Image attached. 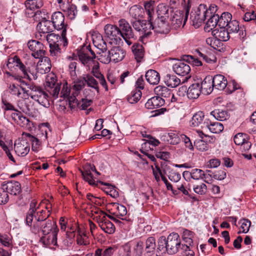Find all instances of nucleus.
Here are the masks:
<instances>
[{"mask_svg":"<svg viewBox=\"0 0 256 256\" xmlns=\"http://www.w3.org/2000/svg\"><path fill=\"white\" fill-rule=\"evenodd\" d=\"M98 222L101 229L106 233L112 234L115 232V226L109 220H107L105 216H100Z\"/></svg>","mask_w":256,"mask_h":256,"instance_id":"nucleus-21","label":"nucleus"},{"mask_svg":"<svg viewBox=\"0 0 256 256\" xmlns=\"http://www.w3.org/2000/svg\"><path fill=\"white\" fill-rule=\"evenodd\" d=\"M145 77L146 81L150 84H158L160 80V74L154 70H148L145 74Z\"/></svg>","mask_w":256,"mask_h":256,"instance_id":"nucleus-30","label":"nucleus"},{"mask_svg":"<svg viewBox=\"0 0 256 256\" xmlns=\"http://www.w3.org/2000/svg\"><path fill=\"white\" fill-rule=\"evenodd\" d=\"M206 126L208 128L210 132L214 134H218L224 130L223 125L218 122H208V120H205L204 122Z\"/></svg>","mask_w":256,"mask_h":256,"instance_id":"nucleus-34","label":"nucleus"},{"mask_svg":"<svg viewBox=\"0 0 256 256\" xmlns=\"http://www.w3.org/2000/svg\"><path fill=\"white\" fill-rule=\"evenodd\" d=\"M116 250V248L112 247H109L104 250L98 248L96 250L94 254H89L86 256H111Z\"/></svg>","mask_w":256,"mask_h":256,"instance_id":"nucleus-41","label":"nucleus"},{"mask_svg":"<svg viewBox=\"0 0 256 256\" xmlns=\"http://www.w3.org/2000/svg\"><path fill=\"white\" fill-rule=\"evenodd\" d=\"M156 18L168 19L169 18V7L164 4L160 3L156 7Z\"/></svg>","mask_w":256,"mask_h":256,"instance_id":"nucleus-33","label":"nucleus"},{"mask_svg":"<svg viewBox=\"0 0 256 256\" xmlns=\"http://www.w3.org/2000/svg\"><path fill=\"white\" fill-rule=\"evenodd\" d=\"M212 34L215 38L220 41L226 42L230 38V33L226 27L218 26L212 30Z\"/></svg>","mask_w":256,"mask_h":256,"instance_id":"nucleus-22","label":"nucleus"},{"mask_svg":"<svg viewBox=\"0 0 256 256\" xmlns=\"http://www.w3.org/2000/svg\"><path fill=\"white\" fill-rule=\"evenodd\" d=\"M39 226L40 228L38 230V233L41 232L42 235L48 234L53 231H59V229L56 224V222L49 219L44 221Z\"/></svg>","mask_w":256,"mask_h":256,"instance_id":"nucleus-18","label":"nucleus"},{"mask_svg":"<svg viewBox=\"0 0 256 256\" xmlns=\"http://www.w3.org/2000/svg\"><path fill=\"white\" fill-rule=\"evenodd\" d=\"M106 36L114 42H120L121 40L120 32L118 27L110 24H108L104 28Z\"/></svg>","mask_w":256,"mask_h":256,"instance_id":"nucleus-13","label":"nucleus"},{"mask_svg":"<svg viewBox=\"0 0 256 256\" xmlns=\"http://www.w3.org/2000/svg\"><path fill=\"white\" fill-rule=\"evenodd\" d=\"M131 256H142L143 250L142 242H138L132 246Z\"/></svg>","mask_w":256,"mask_h":256,"instance_id":"nucleus-56","label":"nucleus"},{"mask_svg":"<svg viewBox=\"0 0 256 256\" xmlns=\"http://www.w3.org/2000/svg\"><path fill=\"white\" fill-rule=\"evenodd\" d=\"M96 54L98 60L102 63L108 64L111 61L110 50L98 51Z\"/></svg>","mask_w":256,"mask_h":256,"instance_id":"nucleus-45","label":"nucleus"},{"mask_svg":"<svg viewBox=\"0 0 256 256\" xmlns=\"http://www.w3.org/2000/svg\"><path fill=\"white\" fill-rule=\"evenodd\" d=\"M77 62L74 61L70 62L68 64V72L72 79H76V74Z\"/></svg>","mask_w":256,"mask_h":256,"instance_id":"nucleus-63","label":"nucleus"},{"mask_svg":"<svg viewBox=\"0 0 256 256\" xmlns=\"http://www.w3.org/2000/svg\"><path fill=\"white\" fill-rule=\"evenodd\" d=\"M154 92L162 98H169L171 96L170 90L164 86H158L155 88Z\"/></svg>","mask_w":256,"mask_h":256,"instance_id":"nucleus-43","label":"nucleus"},{"mask_svg":"<svg viewBox=\"0 0 256 256\" xmlns=\"http://www.w3.org/2000/svg\"><path fill=\"white\" fill-rule=\"evenodd\" d=\"M168 20V19L156 18L154 22H152V30L157 33L168 34L170 30Z\"/></svg>","mask_w":256,"mask_h":256,"instance_id":"nucleus-10","label":"nucleus"},{"mask_svg":"<svg viewBox=\"0 0 256 256\" xmlns=\"http://www.w3.org/2000/svg\"><path fill=\"white\" fill-rule=\"evenodd\" d=\"M28 46L32 52V55L36 58H40L45 54L44 44L38 40H30L28 43Z\"/></svg>","mask_w":256,"mask_h":256,"instance_id":"nucleus-11","label":"nucleus"},{"mask_svg":"<svg viewBox=\"0 0 256 256\" xmlns=\"http://www.w3.org/2000/svg\"><path fill=\"white\" fill-rule=\"evenodd\" d=\"M54 28L52 20H48L39 22L37 25V30L40 34H47L52 30Z\"/></svg>","mask_w":256,"mask_h":256,"instance_id":"nucleus-28","label":"nucleus"},{"mask_svg":"<svg viewBox=\"0 0 256 256\" xmlns=\"http://www.w3.org/2000/svg\"><path fill=\"white\" fill-rule=\"evenodd\" d=\"M180 239L177 233H171L167 238V252L170 254L176 253L180 246Z\"/></svg>","mask_w":256,"mask_h":256,"instance_id":"nucleus-7","label":"nucleus"},{"mask_svg":"<svg viewBox=\"0 0 256 256\" xmlns=\"http://www.w3.org/2000/svg\"><path fill=\"white\" fill-rule=\"evenodd\" d=\"M75 102L80 110H92L91 108H88V107L90 106L93 103V100H92L84 98H82V100L79 102H78V100L77 102L75 100L74 102Z\"/></svg>","mask_w":256,"mask_h":256,"instance_id":"nucleus-48","label":"nucleus"},{"mask_svg":"<svg viewBox=\"0 0 256 256\" xmlns=\"http://www.w3.org/2000/svg\"><path fill=\"white\" fill-rule=\"evenodd\" d=\"M165 136H166L167 141L171 144H178L180 141V138L178 134L174 132H169Z\"/></svg>","mask_w":256,"mask_h":256,"instance_id":"nucleus-58","label":"nucleus"},{"mask_svg":"<svg viewBox=\"0 0 256 256\" xmlns=\"http://www.w3.org/2000/svg\"><path fill=\"white\" fill-rule=\"evenodd\" d=\"M164 98L159 96L152 97L145 104V106L148 109H154L162 106L164 104Z\"/></svg>","mask_w":256,"mask_h":256,"instance_id":"nucleus-32","label":"nucleus"},{"mask_svg":"<svg viewBox=\"0 0 256 256\" xmlns=\"http://www.w3.org/2000/svg\"><path fill=\"white\" fill-rule=\"evenodd\" d=\"M157 250L164 252H167V239L164 236H162L159 238Z\"/></svg>","mask_w":256,"mask_h":256,"instance_id":"nucleus-64","label":"nucleus"},{"mask_svg":"<svg viewBox=\"0 0 256 256\" xmlns=\"http://www.w3.org/2000/svg\"><path fill=\"white\" fill-rule=\"evenodd\" d=\"M200 88L202 93L204 95L210 94L214 89L212 81V76H207L201 82Z\"/></svg>","mask_w":256,"mask_h":256,"instance_id":"nucleus-23","label":"nucleus"},{"mask_svg":"<svg viewBox=\"0 0 256 256\" xmlns=\"http://www.w3.org/2000/svg\"><path fill=\"white\" fill-rule=\"evenodd\" d=\"M204 11V4H201L196 10L194 12H192L190 18L193 22V25L199 26L200 24L205 20Z\"/></svg>","mask_w":256,"mask_h":256,"instance_id":"nucleus-17","label":"nucleus"},{"mask_svg":"<svg viewBox=\"0 0 256 256\" xmlns=\"http://www.w3.org/2000/svg\"><path fill=\"white\" fill-rule=\"evenodd\" d=\"M132 244L127 243L120 247L118 250L116 256H131Z\"/></svg>","mask_w":256,"mask_h":256,"instance_id":"nucleus-47","label":"nucleus"},{"mask_svg":"<svg viewBox=\"0 0 256 256\" xmlns=\"http://www.w3.org/2000/svg\"><path fill=\"white\" fill-rule=\"evenodd\" d=\"M155 2L154 0H150L144 3V8L148 15V22H152L153 20V16L154 14V8Z\"/></svg>","mask_w":256,"mask_h":256,"instance_id":"nucleus-44","label":"nucleus"},{"mask_svg":"<svg viewBox=\"0 0 256 256\" xmlns=\"http://www.w3.org/2000/svg\"><path fill=\"white\" fill-rule=\"evenodd\" d=\"M118 26L120 36L128 46L131 45L132 43V40L134 39V37L131 26L124 19H121L118 21Z\"/></svg>","mask_w":256,"mask_h":256,"instance_id":"nucleus-3","label":"nucleus"},{"mask_svg":"<svg viewBox=\"0 0 256 256\" xmlns=\"http://www.w3.org/2000/svg\"><path fill=\"white\" fill-rule=\"evenodd\" d=\"M50 132V125L48 122L42 123L39 125V133L38 136L42 140H46L48 133Z\"/></svg>","mask_w":256,"mask_h":256,"instance_id":"nucleus-37","label":"nucleus"},{"mask_svg":"<svg viewBox=\"0 0 256 256\" xmlns=\"http://www.w3.org/2000/svg\"><path fill=\"white\" fill-rule=\"evenodd\" d=\"M36 202L34 200L31 202L30 208L26 218V224L30 226L31 232L34 234L38 233L40 225L47 220L50 216L49 210H40L38 207H36Z\"/></svg>","mask_w":256,"mask_h":256,"instance_id":"nucleus-1","label":"nucleus"},{"mask_svg":"<svg viewBox=\"0 0 256 256\" xmlns=\"http://www.w3.org/2000/svg\"><path fill=\"white\" fill-rule=\"evenodd\" d=\"M12 63H14V66L18 67L22 72L24 78H30V76L28 74V70L26 66L22 63L20 60L17 56H14L12 58H9L8 60L7 66L9 67V64Z\"/></svg>","mask_w":256,"mask_h":256,"instance_id":"nucleus-27","label":"nucleus"},{"mask_svg":"<svg viewBox=\"0 0 256 256\" xmlns=\"http://www.w3.org/2000/svg\"><path fill=\"white\" fill-rule=\"evenodd\" d=\"M134 29L140 32V34L142 36L146 37L151 34L152 22H148V20H136L132 24Z\"/></svg>","mask_w":256,"mask_h":256,"instance_id":"nucleus-6","label":"nucleus"},{"mask_svg":"<svg viewBox=\"0 0 256 256\" xmlns=\"http://www.w3.org/2000/svg\"><path fill=\"white\" fill-rule=\"evenodd\" d=\"M165 83L168 86L176 88L180 83V80L175 75L166 74L164 76Z\"/></svg>","mask_w":256,"mask_h":256,"instance_id":"nucleus-39","label":"nucleus"},{"mask_svg":"<svg viewBox=\"0 0 256 256\" xmlns=\"http://www.w3.org/2000/svg\"><path fill=\"white\" fill-rule=\"evenodd\" d=\"M200 92L202 90L200 88V84L194 83L188 88L187 96L190 99H196L200 96Z\"/></svg>","mask_w":256,"mask_h":256,"instance_id":"nucleus-31","label":"nucleus"},{"mask_svg":"<svg viewBox=\"0 0 256 256\" xmlns=\"http://www.w3.org/2000/svg\"><path fill=\"white\" fill-rule=\"evenodd\" d=\"M239 22L236 20H230L226 26V28L228 32L231 33L238 32L240 30Z\"/></svg>","mask_w":256,"mask_h":256,"instance_id":"nucleus-55","label":"nucleus"},{"mask_svg":"<svg viewBox=\"0 0 256 256\" xmlns=\"http://www.w3.org/2000/svg\"><path fill=\"white\" fill-rule=\"evenodd\" d=\"M82 76L85 84H86L88 86L94 88L97 92H99L98 82L90 74H83Z\"/></svg>","mask_w":256,"mask_h":256,"instance_id":"nucleus-40","label":"nucleus"},{"mask_svg":"<svg viewBox=\"0 0 256 256\" xmlns=\"http://www.w3.org/2000/svg\"><path fill=\"white\" fill-rule=\"evenodd\" d=\"M142 92L140 90L136 88L127 96V100L130 104H134L140 100Z\"/></svg>","mask_w":256,"mask_h":256,"instance_id":"nucleus-49","label":"nucleus"},{"mask_svg":"<svg viewBox=\"0 0 256 256\" xmlns=\"http://www.w3.org/2000/svg\"><path fill=\"white\" fill-rule=\"evenodd\" d=\"M24 4L27 9L34 10L40 8L44 4L42 0H26Z\"/></svg>","mask_w":256,"mask_h":256,"instance_id":"nucleus-51","label":"nucleus"},{"mask_svg":"<svg viewBox=\"0 0 256 256\" xmlns=\"http://www.w3.org/2000/svg\"><path fill=\"white\" fill-rule=\"evenodd\" d=\"M34 20L39 22L44 21L49 18L48 14L44 11L38 10L34 14Z\"/></svg>","mask_w":256,"mask_h":256,"instance_id":"nucleus-57","label":"nucleus"},{"mask_svg":"<svg viewBox=\"0 0 256 256\" xmlns=\"http://www.w3.org/2000/svg\"><path fill=\"white\" fill-rule=\"evenodd\" d=\"M27 140H28L22 139L16 141L14 149L16 153L18 156H24L29 152L30 146Z\"/></svg>","mask_w":256,"mask_h":256,"instance_id":"nucleus-16","label":"nucleus"},{"mask_svg":"<svg viewBox=\"0 0 256 256\" xmlns=\"http://www.w3.org/2000/svg\"><path fill=\"white\" fill-rule=\"evenodd\" d=\"M114 206L116 209V211L114 213L119 218L125 216L127 214V210L126 208L122 205L118 204H114Z\"/></svg>","mask_w":256,"mask_h":256,"instance_id":"nucleus-61","label":"nucleus"},{"mask_svg":"<svg viewBox=\"0 0 256 256\" xmlns=\"http://www.w3.org/2000/svg\"><path fill=\"white\" fill-rule=\"evenodd\" d=\"M78 54L79 60L84 66L89 65L97 58L96 53L91 49L90 45L84 47L78 52Z\"/></svg>","mask_w":256,"mask_h":256,"instance_id":"nucleus-5","label":"nucleus"},{"mask_svg":"<svg viewBox=\"0 0 256 256\" xmlns=\"http://www.w3.org/2000/svg\"><path fill=\"white\" fill-rule=\"evenodd\" d=\"M93 43L98 49V51L105 50L108 49L106 43L103 40L102 36H99L96 37V40H94Z\"/></svg>","mask_w":256,"mask_h":256,"instance_id":"nucleus-54","label":"nucleus"},{"mask_svg":"<svg viewBox=\"0 0 256 256\" xmlns=\"http://www.w3.org/2000/svg\"><path fill=\"white\" fill-rule=\"evenodd\" d=\"M239 223L241 224L240 228L242 231L238 232V234L248 232L251 224L250 221L248 219L242 218L240 220Z\"/></svg>","mask_w":256,"mask_h":256,"instance_id":"nucleus-62","label":"nucleus"},{"mask_svg":"<svg viewBox=\"0 0 256 256\" xmlns=\"http://www.w3.org/2000/svg\"><path fill=\"white\" fill-rule=\"evenodd\" d=\"M232 18V16L230 13L223 12L220 16H218V26L226 27Z\"/></svg>","mask_w":256,"mask_h":256,"instance_id":"nucleus-50","label":"nucleus"},{"mask_svg":"<svg viewBox=\"0 0 256 256\" xmlns=\"http://www.w3.org/2000/svg\"><path fill=\"white\" fill-rule=\"evenodd\" d=\"M4 186H5L7 193L12 195L16 196L21 192V185L18 182H8Z\"/></svg>","mask_w":256,"mask_h":256,"instance_id":"nucleus-25","label":"nucleus"},{"mask_svg":"<svg viewBox=\"0 0 256 256\" xmlns=\"http://www.w3.org/2000/svg\"><path fill=\"white\" fill-rule=\"evenodd\" d=\"M51 20L55 29L62 30V32L64 30H66V34L67 24L64 22V16L62 12H54L51 16Z\"/></svg>","mask_w":256,"mask_h":256,"instance_id":"nucleus-12","label":"nucleus"},{"mask_svg":"<svg viewBox=\"0 0 256 256\" xmlns=\"http://www.w3.org/2000/svg\"><path fill=\"white\" fill-rule=\"evenodd\" d=\"M212 81L214 88L218 90H224L226 88L228 81L226 78L222 74H216L212 76Z\"/></svg>","mask_w":256,"mask_h":256,"instance_id":"nucleus-24","label":"nucleus"},{"mask_svg":"<svg viewBox=\"0 0 256 256\" xmlns=\"http://www.w3.org/2000/svg\"><path fill=\"white\" fill-rule=\"evenodd\" d=\"M172 70L177 74L180 76H186L183 80V82H187L188 79L190 78L189 74L190 72V66L186 62L178 60L172 66Z\"/></svg>","mask_w":256,"mask_h":256,"instance_id":"nucleus-8","label":"nucleus"},{"mask_svg":"<svg viewBox=\"0 0 256 256\" xmlns=\"http://www.w3.org/2000/svg\"><path fill=\"white\" fill-rule=\"evenodd\" d=\"M183 175L190 176L192 178L196 180H203L204 177V171L198 168L192 169L190 172L184 171Z\"/></svg>","mask_w":256,"mask_h":256,"instance_id":"nucleus-38","label":"nucleus"},{"mask_svg":"<svg viewBox=\"0 0 256 256\" xmlns=\"http://www.w3.org/2000/svg\"><path fill=\"white\" fill-rule=\"evenodd\" d=\"M72 80H73L72 90L74 97L71 96L69 100L70 102H72L74 103L75 100L78 101L76 98L80 94L81 90L84 88L86 84L82 76L78 78L76 76V79Z\"/></svg>","mask_w":256,"mask_h":256,"instance_id":"nucleus-14","label":"nucleus"},{"mask_svg":"<svg viewBox=\"0 0 256 256\" xmlns=\"http://www.w3.org/2000/svg\"><path fill=\"white\" fill-rule=\"evenodd\" d=\"M59 231H53L48 234L42 235L40 242L46 246L52 247L57 246V235Z\"/></svg>","mask_w":256,"mask_h":256,"instance_id":"nucleus-19","label":"nucleus"},{"mask_svg":"<svg viewBox=\"0 0 256 256\" xmlns=\"http://www.w3.org/2000/svg\"><path fill=\"white\" fill-rule=\"evenodd\" d=\"M218 27V14H213L211 18H208L204 26V30L206 32H210Z\"/></svg>","mask_w":256,"mask_h":256,"instance_id":"nucleus-36","label":"nucleus"},{"mask_svg":"<svg viewBox=\"0 0 256 256\" xmlns=\"http://www.w3.org/2000/svg\"><path fill=\"white\" fill-rule=\"evenodd\" d=\"M234 140L236 144L240 146V149L242 152L248 151L252 146L249 141L248 134L244 133H238L234 137Z\"/></svg>","mask_w":256,"mask_h":256,"instance_id":"nucleus-9","label":"nucleus"},{"mask_svg":"<svg viewBox=\"0 0 256 256\" xmlns=\"http://www.w3.org/2000/svg\"><path fill=\"white\" fill-rule=\"evenodd\" d=\"M188 10L186 12L183 10H176L174 14L171 18V25L174 29H178L185 24L188 18Z\"/></svg>","mask_w":256,"mask_h":256,"instance_id":"nucleus-4","label":"nucleus"},{"mask_svg":"<svg viewBox=\"0 0 256 256\" xmlns=\"http://www.w3.org/2000/svg\"><path fill=\"white\" fill-rule=\"evenodd\" d=\"M52 65L49 58L44 56L38 62L36 66V72L40 74H45L50 72Z\"/></svg>","mask_w":256,"mask_h":256,"instance_id":"nucleus-20","label":"nucleus"},{"mask_svg":"<svg viewBox=\"0 0 256 256\" xmlns=\"http://www.w3.org/2000/svg\"><path fill=\"white\" fill-rule=\"evenodd\" d=\"M125 56L124 50L120 46H114L110 50L111 60L115 62L121 61Z\"/></svg>","mask_w":256,"mask_h":256,"instance_id":"nucleus-29","label":"nucleus"},{"mask_svg":"<svg viewBox=\"0 0 256 256\" xmlns=\"http://www.w3.org/2000/svg\"><path fill=\"white\" fill-rule=\"evenodd\" d=\"M156 240L154 237H149L146 242V256H152L154 253L156 249Z\"/></svg>","mask_w":256,"mask_h":256,"instance_id":"nucleus-35","label":"nucleus"},{"mask_svg":"<svg viewBox=\"0 0 256 256\" xmlns=\"http://www.w3.org/2000/svg\"><path fill=\"white\" fill-rule=\"evenodd\" d=\"M46 38L49 44L50 56L56 59L60 57L62 53L60 46L62 45L63 48H66L68 44V40L66 36V30H64L62 32L61 36L52 33L47 34Z\"/></svg>","mask_w":256,"mask_h":256,"instance_id":"nucleus-2","label":"nucleus"},{"mask_svg":"<svg viewBox=\"0 0 256 256\" xmlns=\"http://www.w3.org/2000/svg\"><path fill=\"white\" fill-rule=\"evenodd\" d=\"M22 135L25 136L32 142V150L34 152H38V149L40 146V142L39 140L28 133L24 132Z\"/></svg>","mask_w":256,"mask_h":256,"instance_id":"nucleus-52","label":"nucleus"},{"mask_svg":"<svg viewBox=\"0 0 256 256\" xmlns=\"http://www.w3.org/2000/svg\"><path fill=\"white\" fill-rule=\"evenodd\" d=\"M30 92L28 94L31 98L37 101L38 103H44L47 100L48 94L40 88L35 86H30Z\"/></svg>","mask_w":256,"mask_h":256,"instance_id":"nucleus-15","label":"nucleus"},{"mask_svg":"<svg viewBox=\"0 0 256 256\" xmlns=\"http://www.w3.org/2000/svg\"><path fill=\"white\" fill-rule=\"evenodd\" d=\"M204 116V113H195L190 121V126L193 127L199 126L202 123Z\"/></svg>","mask_w":256,"mask_h":256,"instance_id":"nucleus-53","label":"nucleus"},{"mask_svg":"<svg viewBox=\"0 0 256 256\" xmlns=\"http://www.w3.org/2000/svg\"><path fill=\"white\" fill-rule=\"evenodd\" d=\"M76 242L80 246H86L90 244L88 238L86 233L79 234L76 236Z\"/></svg>","mask_w":256,"mask_h":256,"instance_id":"nucleus-60","label":"nucleus"},{"mask_svg":"<svg viewBox=\"0 0 256 256\" xmlns=\"http://www.w3.org/2000/svg\"><path fill=\"white\" fill-rule=\"evenodd\" d=\"M68 6L66 7L65 10L67 12L68 18L71 19H74L77 14L78 11L76 10V6L73 4H68Z\"/></svg>","mask_w":256,"mask_h":256,"instance_id":"nucleus-59","label":"nucleus"},{"mask_svg":"<svg viewBox=\"0 0 256 256\" xmlns=\"http://www.w3.org/2000/svg\"><path fill=\"white\" fill-rule=\"evenodd\" d=\"M12 118L14 122L22 127L30 128V121L22 113H12Z\"/></svg>","mask_w":256,"mask_h":256,"instance_id":"nucleus-26","label":"nucleus"},{"mask_svg":"<svg viewBox=\"0 0 256 256\" xmlns=\"http://www.w3.org/2000/svg\"><path fill=\"white\" fill-rule=\"evenodd\" d=\"M84 179L88 182L91 186H96L98 182H96L93 178L91 170L88 166L84 168V171H81Z\"/></svg>","mask_w":256,"mask_h":256,"instance_id":"nucleus-46","label":"nucleus"},{"mask_svg":"<svg viewBox=\"0 0 256 256\" xmlns=\"http://www.w3.org/2000/svg\"><path fill=\"white\" fill-rule=\"evenodd\" d=\"M132 51L138 62H140L144 57V48L140 44H134L132 46Z\"/></svg>","mask_w":256,"mask_h":256,"instance_id":"nucleus-42","label":"nucleus"}]
</instances>
